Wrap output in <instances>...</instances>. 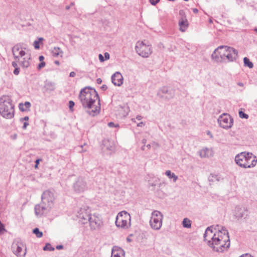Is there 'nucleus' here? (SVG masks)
<instances>
[{"mask_svg":"<svg viewBox=\"0 0 257 257\" xmlns=\"http://www.w3.org/2000/svg\"><path fill=\"white\" fill-rule=\"evenodd\" d=\"M204 240L217 252H223L230 246L228 231L223 227L217 233L213 232L212 226L208 227L204 234Z\"/></svg>","mask_w":257,"mask_h":257,"instance_id":"f257e3e1","label":"nucleus"},{"mask_svg":"<svg viewBox=\"0 0 257 257\" xmlns=\"http://www.w3.org/2000/svg\"><path fill=\"white\" fill-rule=\"evenodd\" d=\"M79 98L83 107L87 109L86 112L90 115L94 116L99 113L100 100L94 89L90 87L84 88L81 90Z\"/></svg>","mask_w":257,"mask_h":257,"instance_id":"f03ea898","label":"nucleus"},{"mask_svg":"<svg viewBox=\"0 0 257 257\" xmlns=\"http://www.w3.org/2000/svg\"><path fill=\"white\" fill-rule=\"evenodd\" d=\"M237 54V51L233 48L220 46L214 51L211 58L216 62H230L236 60Z\"/></svg>","mask_w":257,"mask_h":257,"instance_id":"7ed1b4c3","label":"nucleus"},{"mask_svg":"<svg viewBox=\"0 0 257 257\" xmlns=\"http://www.w3.org/2000/svg\"><path fill=\"white\" fill-rule=\"evenodd\" d=\"M235 162L241 168H251L256 165L257 157L252 153L243 152L235 156Z\"/></svg>","mask_w":257,"mask_h":257,"instance_id":"20e7f679","label":"nucleus"},{"mask_svg":"<svg viewBox=\"0 0 257 257\" xmlns=\"http://www.w3.org/2000/svg\"><path fill=\"white\" fill-rule=\"evenodd\" d=\"M0 114L7 119L14 117V105L9 96L3 95L0 98Z\"/></svg>","mask_w":257,"mask_h":257,"instance_id":"39448f33","label":"nucleus"},{"mask_svg":"<svg viewBox=\"0 0 257 257\" xmlns=\"http://www.w3.org/2000/svg\"><path fill=\"white\" fill-rule=\"evenodd\" d=\"M12 52L16 61L24 68H27L30 64V57L28 54L23 50L19 44L16 45L12 48Z\"/></svg>","mask_w":257,"mask_h":257,"instance_id":"423d86ee","label":"nucleus"},{"mask_svg":"<svg viewBox=\"0 0 257 257\" xmlns=\"http://www.w3.org/2000/svg\"><path fill=\"white\" fill-rule=\"evenodd\" d=\"M135 50L137 53L143 58H148L152 53L151 44L148 41H139L136 43Z\"/></svg>","mask_w":257,"mask_h":257,"instance_id":"0eeeda50","label":"nucleus"},{"mask_svg":"<svg viewBox=\"0 0 257 257\" xmlns=\"http://www.w3.org/2000/svg\"><path fill=\"white\" fill-rule=\"evenodd\" d=\"M116 225L120 228H128L131 224L130 214L125 211L119 212L115 219Z\"/></svg>","mask_w":257,"mask_h":257,"instance_id":"6e6552de","label":"nucleus"},{"mask_svg":"<svg viewBox=\"0 0 257 257\" xmlns=\"http://www.w3.org/2000/svg\"><path fill=\"white\" fill-rule=\"evenodd\" d=\"M163 215L159 211L154 210L151 213V217L150 219V225L151 227L156 230L160 229L162 226Z\"/></svg>","mask_w":257,"mask_h":257,"instance_id":"1a4fd4ad","label":"nucleus"},{"mask_svg":"<svg viewBox=\"0 0 257 257\" xmlns=\"http://www.w3.org/2000/svg\"><path fill=\"white\" fill-rule=\"evenodd\" d=\"M217 121L219 126L225 130L231 128L233 124V118L226 113L221 114L218 118Z\"/></svg>","mask_w":257,"mask_h":257,"instance_id":"9d476101","label":"nucleus"},{"mask_svg":"<svg viewBox=\"0 0 257 257\" xmlns=\"http://www.w3.org/2000/svg\"><path fill=\"white\" fill-rule=\"evenodd\" d=\"M54 194L52 191L46 190L41 196V202L47 205V207L52 208L54 204Z\"/></svg>","mask_w":257,"mask_h":257,"instance_id":"9b49d317","label":"nucleus"},{"mask_svg":"<svg viewBox=\"0 0 257 257\" xmlns=\"http://www.w3.org/2000/svg\"><path fill=\"white\" fill-rule=\"evenodd\" d=\"M73 188L75 192L79 193L86 190L88 186L85 179L79 177L74 183Z\"/></svg>","mask_w":257,"mask_h":257,"instance_id":"f8f14e48","label":"nucleus"},{"mask_svg":"<svg viewBox=\"0 0 257 257\" xmlns=\"http://www.w3.org/2000/svg\"><path fill=\"white\" fill-rule=\"evenodd\" d=\"M90 209L87 206H85L81 208L78 212V217L79 221L82 224H85L88 222L89 218L91 216L92 214L90 213Z\"/></svg>","mask_w":257,"mask_h":257,"instance_id":"ddd939ff","label":"nucleus"},{"mask_svg":"<svg viewBox=\"0 0 257 257\" xmlns=\"http://www.w3.org/2000/svg\"><path fill=\"white\" fill-rule=\"evenodd\" d=\"M88 222L89 223L91 229L94 230L99 228L102 224L101 217L95 213L92 214Z\"/></svg>","mask_w":257,"mask_h":257,"instance_id":"4468645a","label":"nucleus"},{"mask_svg":"<svg viewBox=\"0 0 257 257\" xmlns=\"http://www.w3.org/2000/svg\"><path fill=\"white\" fill-rule=\"evenodd\" d=\"M13 252L18 257H25L26 248L22 243H16L13 246Z\"/></svg>","mask_w":257,"mask_h":257,"instance_id":"2eb2a0df","label":"nucleus"},{"mask_svg":"<svg viewBox=\"0 0 257 257\" xmlns=\"http://www.w3.org/2000/svg\"><path fill=\"white\" fill-rule=\"evenodd\" d=\"M167 94L166 98L169 99L172 98L175 95L174 90L173 89L169 90L167 87L163 86L159 89L157 95L161 98H163L164 95Z\"/></svg>","mask_w":257,"mask_h":257,"instance_id":"dca6fc26","label":"nucleus"},{"mask_svg":"<svg viewBox=\"0 0 257 257\" xmlns=\"http://www.w3.org/2000/svg\"><path fill=\"white\" fill-rule=\"evenodd\" d=\"M51 208L47 207V205L42 203L37 204L35 206V213L37 216H41L45 213L49 211Z\"/></svg>","mask_w":257,"mask_h":257,"instance_id":"f3484780","label":"nucleus"},{"mask_svg":"<svg viewBox=\"0 0 257 257\" xmlns=\"http://www.w3.org/2000/svg\"><path fill=\"white\" fill-rule=\"evenodd\" d=\"M123 78L120 72H116L111 76L112 83L115 85L120 86L123 83Z\"/></svg>","mask_w":257,"mask_h":257,"instance_id":"a211bd4d","label":"nucleus"},{"mask_svg":"<svg viewBox=\"0 0 257 257\" xmlns=\"http://www.w3.org/2000/svg\"><path fill=\"white\" fill-rule=\"evenodd\" d=\"M124 251L118 246H114L111 250V257H124Z\"/></svg>","mask_w":257,"mask_h":257,"instance_id":"6ab92c4d","label":"nucleus"},{"mask_svg":"<svg viewBox=\"0 0 257 257\" xmlns=\"http://www.w3.org/2000/svg\"><path fill=\"white\" fill-rule=\"evenodd\" d=\"M55 89V84L50 81H46L43 87L45 93H50Z\"/></svg>","mask_w":257,"mask_h":257,"instance_id":"aec40b11","label":"nucleus"},{"mask_svg":"<svg viewBox=\"0 0 257 257\" xmlns=\"http://www.w3.org/2000/svg\"><path fill=\"white\" fill-rule=\"evenodd\" d=\"M199 154L201 158H209L213 156V151L211 149L206 148L201 150Z\"/></svg>","mask_w":257,"mask_h":257,"instance_id":"412c9836","label":"nucleus"},{"mask_svg":"<svg viewBox=\"0 0 257 257\" xmlns=\"http://www.w3.org/2000/svg\"><path fill=\"white\" fill-rule=\"evenodd\" d=\"M245 211L246 210L244 207H242L240 206H236L234 209L235 215L237 218H241L244 216Z\"/></svg>","mask_w":257,"mask_h":257,"instance_id":"4be33fe9","label":"nucleus"},{"mask_svg":"<svg viewBox=\"0 0 257 257\" xmlns=\"http://www.w3.org/2000/svg\"><path fill=\"white\" fill-rule=\"evenodd\" d=\"M188 21L185 18H181L179 21V26L180 30L182 32H185L188 27Z\"/></svg>","mask_w":257,"mask_h":257,"instance_id":"5701e85b","label":"nucleus"},{"mask_svg":"<svg viewBox=\"0 0 257 257\" xmlns=\"http://www.w3.org/2000/svg\"><path fill=\"white\" fill-rule=\"evenodd\" d=\"M52 55L55 57H61L63 56V52L59 47H55L52 49Z\"/></svg>","mask_w":257,"mask_h":257,"instance_id":"b1692460","label":"nucleus"},{"mask_svg":"<svg viewBox=\"0 0 257 257\" xmlns=\"http://www.w3.org/2000/svg\"><path fill=\"white\" fill-rule=\"evenodd\" d=\"M165 174L169 178L173 179L174 182H176L178 179V176L170 170L166 171Z\"/></svg>","mask_w":257,"mask_h":257,"instance_id":"393cba45","label":"nucleus"},{"mask_svg":"<svg viewBox=\"0 0 257 257\" xmlns=\"http://www.w3.org/2000/svg\"><path fill=\"white\" fill-rule=\"evenodd\" d=\"M182 225L184 227L189 228L191 226V221L187 218H185L182 221Z\"/></svg>","mask_w":257,"mask_h":257,"instance_id":"a878e982","label":"nucleus"},{"mask_svg":"<svg viewBox=\"0 0 257 257\" xmlns=\"http://www.w3.org/2000/svg\"><path fill=\"white\" fill-rule=\"evenodd\" d=\"M243 63L245 66L248 67L249 68H252L253 67V63L250 61L249 59L247 57L243 58Z\"/></svg>","mask_w":257,"mask_h":257,"instance_id":"bb28decb","label":"nucleus"},{"mask_svg":"<svg viewBox=\"0 0 257 257\" xmlns=\"http://www.w3.org/2000/svg\"><path fill=\"white\" fill-rule=\"evenodd\" d=\"M43 40V38H39L38 40H36L34 42L33 46L36 49H39L40 48L39 43Z\"/></svg>","mask_w":257,"mask_h":257,"instance_id":"cd10ccee","label":"nucleus"},{"mask_svg":"<svg viewBox=\"0 0 257 257\" xmlns=\"http://www.w3.org/2000/svg\"><path fill=\"white\" fill-rule=\"evenodd\" d=\"M211 178L210 179V181L211 180L212 181H219L221 180H222L221 177L220 176H219L218 175L212 174V175H211Z\"/></svg>","mask_w":257,"mask_h":257,"instance_id":"c85d7f7f","label":"nucleus"},{"mask_svg":"<svg viewBox=\"0 0 257 257\" xmlns=\"http://www.w3.org/2000/svg\"><path fill=\"white\" fill-rule=\"evenodd\" d=\"M33 232L34 234H35V235H36V236L37 237L40 238L43 236V232L41 231H40L38 228H35V229H34Z\"/></svg>","mask_w":257,"mask_h":257,"instance_id":"c756f323","label":"nucleus"},{"mask_svg":"<svg viewBox=\"0 0 257 257\" xmlns=\"http://www.w3.org/2000/svg\"><path fill=\"white\" fill-rule=\"evenodd\" d=\"M122 109L124 110V113H123L122 114L123 116H126L130 111V108L127 105H125L123 107H121Z\"/></svg>","mask_w":257,"mask_h":257,"instance_id":"7c9ffc66","label":"nucleus"},{"mask_svg":"<svg viewBox=\"0 0 257 257\" xmlns=\"http://www.w3.org/2000/svg\"><path fill=\"white\" fill-rule=\"evenodd\" d=\"M44 250L52 251L54 249L50 243H47L46 245L43 247Z\"/></svg>","mask_w":257,"mask_h":257,"instance_id":"2f4dec72","label":"nucleus"},{"mask_svg":"<svg viewBox=\"0 0 257 257\" xmlns=\"http://www.w3.org/2000/svg\"><path fill=\"white\" fill-rule=\"evenodd\" d=\"M21 105H22V106L24 105L26 107V108H29L31 106V103L29 102L26 101V102H25L24 105L21 104H20V106H19L20 107V109L21 110H22V111H24V110H26V109H24V108H22L21 107Z\"/></svg>","mask_w":257,"mask_h":257,"instance_id":"473e14b6","label":"nucleus"},{"mask_svg":"<svg viewBox=\"0 0 257 257\" xmlns=\"http://www.w3.org/2000/svg\"><path fill=\"white\" fill-rule=\"evenodd\" d=\"M239 116L240 118H245V119H247L248 118V114L244 113L243 111H239Z\"/></svg>","mask_w":257,"mask_h":257,"instance_id":"72a5a7b5","label":"nucleus"},{"mask_svg":"<svg viewBox=\"0 0 257 257\" xmlns=\"http://www.w3.org/2000/svg\"><path fill=\"white\" fill-rule=\"evenodd\" d=\"M6 231L4 224L0 221V234H3Z\"/></svg>","mask_w":257,"mask_h":257,"instance_id":"f704fd0d","label":"nucleus"},{"mask_svg":"<svg viewBox=\"0 0 257 257\" xmlns=\"http://www.w3.org/2000/svg\"><path fill=\"white\" fill-rule=\"evenodd\" d=\"M74 104H75V103L73 101L70 100L69 101V107L70 110H72V108L74 106Z\"/></svg>","mask_w":257,"mask_h":257,"instance_id":"c9c22d12","label":"nucleus"},{"mask_svg":"<svg viewBox=\"0 0 257 257\" xmlns=\"http://www.w3.org/2000/svg\"><path fill=\"white\" fill-rule=\"evenodd\" d=\"M46 65V63L45 62H41L38 65V69H41V68H43L44 67H45Z\"/></svg>","mask_w":257,"mask_h":257,"instance_id":"e433bc0d","label":"nucleus"},{"mask_svg":"<svg viewBox=\"0 0 257 257\" xmlns=\"http://www.w3.org/2000/svg\"><path fill=\"white\" fill-rule=\"evenodd\" d=\"M152 147H153L155 149H156L159 147V145L158 144V143L153 142L152 143Z\"/></svg>","mask_w":257,"mask_h":257,"instance_id":"4c0bfd02","label":"nucleus"},{"mask_svg":"<svg viewBox=\"0 0 257 257\" xmlns=\"http://www.w3.org/2000/svg\"><path fill=\"white\" fill-rule=\"evenodd\" d=\"M108 125L110 127H117L118 126V124H115L114 123H113V122H110L108 123Z\"/></svg>","mask_w":257,"mask_h":257,"instance_id":"58836bf2","label":"nucleus"},{"mask_svg":"<svg viewBox=\"0 0 257 257\" xmlns=\"http://www.w3.org/2000/svg\"><path fill=\"white\" fill-rule=\"evenodd\" d=\"M99 60L100 62H102L105 61V58L103 57L102 54H99L98 55Z\"/></svg>","mask_w":257,"mask_h":257,"instance_id":"ea45409f","label":"nucleus"},{"mask_svg":"<svg viewBox=\"0 0 257 257\" xmlns=\"http://www.w3.org/2000/svg\"><path fill=\"white\" fill-rule=\"evenodd\" d=\"M160 0H149L150 3L152 5H156L159 2Z\"/></svg>","mask_w":257,"mask_h":257,"instance_id":"a19ab883","label":"nucleus"},{"mask_svg":"<svg viewBox=\"0 0 257 257\" xmlns=\"http://www.w3.org/2000/svg\"><path fill=\"white\" fill-rule=\"evenodd\" d=\"M19 72H20L19 68L18 67V68H15L14 72H13V73L15 75H18L19 74Z\"/></svg>","mask_w":257,"mask_h":257,"instance_id":"79ce46f5","label":"nucleus"},{"mask_svg":"<svg viewBox=\"0 0 257 257\" xmlns=\"http://www.w3.org/2000/svg\"><path fill=\"white\" fill-rule=\"evenodd\" d=\"M41 161H42V159H37V160H36L35 161L36 164H35V168L36 169L38 168V164H39L40 162Z\"/></svg>","mask_w":257,"mask_h":257,"instance_id":"37998d69","label":"nucleus"},{"mask_svg":"<svg viewBox=\"0 0 257 257\" xmlns=\"http://www.w3.org/2000/svg\"><path fill=\"white\" fill-rule=\"evenodd\" d=\"M104 58L105 60H108L109 59V54L107 52H105L104 53Z\"/></svg>","mask_w":257,"mask_h":257,"instance_id":"c03bdc74","label":"nucleus"},{"mask_svg":"<svg viewBox=\"0 0 257 257\" xmlns=\"http://www.w3.org/2000/svg\"><path fill=\"white\" fill-rule=\"evenodd\" d=\"M239 257H253V256L249 254L246 253V254H242V255H240Z\"/></svg>","mask_w":257,"mask_h":257,"instance_id":"a18cd8bd","label":"nucleus"},{"mask_svg":"<svg viewBox=\"0 0 257 257\" xmlns=\"http://www.w3.org/2000/svg\"><path fill=\"white\" fill-rule=\"evenodd\" d=\"M17 61H16V62H12V66L15 68H18V64H17Z\"/></svg>","mask_w":257,"mask_h":257,"instance_id":"49530a36","label":"nucleus"},{"mask_svg":"<svg viewBox=\"0 0 257 257\" xmlns=\"http://www.w3.org/2000/svg\"><path fill=\"white\" fill-rule=\"evenodd\" d=\"M28 125H29L28 122H24L23 126V129H26Z\"/></svg>","mask_w":257,"mask_h":257,"instance_id":"de8ad7c7","label":"nucleus"},{"mask_svg":"<svg viewBox=\"0 0 257 257\" xmlns=\"http://www.w3.org/2000/svg\"><path fill=\"white\" fill-rule=\"evenodd\" d=\"M145 125V123L143 122H139L137 124V126L139 127H142Z\"/></svg>","mask_w":257,"mask_h":257,"instance_id":"09e8293b","label":"nucleus"},{"mask_svg":"<svg viewBox=\"0 0 257 257\" xmlns=\"http://www.w3.org/2000/svg\"><path fill=\"white\" fill-rule=\"evenodd\" d=\"M76 73L74 72H71L69 74V76L71 77H74L75 76Z\"/></svg>","mask_w":257,"mask_h":257,"instance_id":"8fccbe9b","label":"nucleus"},{"mask_svg":"<svg viewBox=\"0 0 257 257\" xmlns=\"http://www.w3.org/2000/svg\"><path fill=\"white\" fill-rule=\"evenodd\" d=\"M96 82L98 83V84H100L102 82V80L101 78H98L96 79Z\"/></svg>","mask_w":257,"mask_h":257,"instance_id":"3c124183","label":"nucleus"},{"mask_svg":"<svg viewBox=\"0 0 257 257\" xmlns=\"http://www.w3.org/2000/svg\"><path fill=\"white\" fill-rule=\"evenodd\" d=\"M39 61L41 62H44V57L43 56H40L39 58Z\"/></svg>","mask_w":257,"mask_h":257,"instance_id":"603ef678","label":"nucleus"},{"mask_svg":"<svg viewBox=\"0 0 257 257\" xmlns=\"http://www.w3.org/2000/svg\"><path fill=\"white\" fill-rule=\"evenodd\" d=\"M107 87L106 85H103L101 87V88L102 89V90H106L107 89Z\"/></svg>","mask_w":257,"mask_h":257,"instance_id":"864d4df0","label":"nucleus"},{"mask_svg":"<svg viewBox=\"0 0 257 257\" xmlns=\"http://www.w3.org/2000/svg\"><path fill=\"white\" fill-rule=\"evenodd\" d=\"M192 11H193V13H195V14L197 13L198 12V10L196 8L193 9Z\"/></svg>","mask_w":257,"mask_h":257,"instance_id":"5fc2aeb1","label":"nucleus"},{"mask_svg":"<svg viewBox=\"0 0 257 257\" xmlns=\"http://www.w3.org/2000/svg\"><path fill=\"white\" fill-rule=\"evenodd\" d=\"M142 143H143L144 145H145V144H146V142H147V140H146V139H143L142 140Z\"/></svg>","mask_w":257,"mask_h":257,"instance_id":"6e6d98bb","label":"nucleus"},{"mask_svg":"<svg viewBox=\"0 0 257 257\" xmlns=\"http://www.w3.org/2000/svg\"><path fill=\"white\" fill-rule=\"evenodd\" d=\"M142 118V117L141 115H137L136 117V119H137L139 120H141Z\"/></svg>","mask_w":257,"mask_h":257,"instance_id":"4d7b16f0","label":"nucleus"},{"mask_svg":"<svg viewBox=\"0 0 257 257\" xmlns=\"http://www.w3.org/2000/svg\"><path fill=\"white\" fill-rule=\"evenodd\" d=\"M62 248H63V246L62 245H57L56 246V248L58 249H62Z\"/></svg>","mask_w":257,"mask_h":257,"instance_id":"13d9d810","label":"nucleus"},{"mask_svg":"<svg viewBox=\"0 0 257 257\" xmlns=\"http://www.w3.org/2000/svg\"><path fill=\"white\" fill-rule=\"evenodd\" d=\"M152 147V144H148L147 145L146 147L148 149H150Z\"/></svg>","mask_w":257,"mask_h":257,"instance_id":"bf43d9fd","label":"nucleus"},{"mask_svg":"<svg viewBox=\"0 0 257 257\" xmlns=\"http://www.w3.org/2000/svg\"><path fill=\"white\" fill-rule=\"evenodd\" d=\"M22 119H23V120H28L29 119V117L28 116H25V117H24V118H23Z\"/></svg>","mask_w":257,"mask_h":257,"instance_id":"052dcab7","label":"nucleus"},{"mask_svg":"<svg viewBox=\"0 0 257 257\" xmlns=\"http://www.w3.org/2000/svg\"><path fill=\"white\" fill-rule=\"evenodd\" d=\"M237 84L240 86H243V84L242 83V82H238L237 83Z\"/></svg>","mask_w":257,"mask_h":257,"instance_id":"680f3d73","label":"nucleus"},{"mask_svg":"<svg viewBox=\"0 0 257 257\" xmlns=\"http://www.w3.org/2000/svg\"><path fill=\"white\" fill-rule=\"evenodd\" d=\"M54 63H55V64H56L57 65H59L60 64V63H59V62L58 61H55L54 62Z\"/></svg>","mask_w":257,"mask_h":257,"instance_id":"e2e57ef3","label":"nucleus"},{"mask_svg":"<svg viewBox=\"0 0 257 257\" xmlns=\"http://www.w3.org/2000/svg\"><path fill=\"white\" fill-rule=\"evenodd\" d=\"M70 8V6H67L66 7V9L67 10H69Z\"/></svg>","mask_w":257,"mask_h":257,"instance_id":"0e129e2a","label":"nucleus"},{"mask_svg":"<svg viewBox=\"0 0 257 257\" xmlns=\"http://www.w3.org/2000/svg\"><path fill=\"white\" fill-rule=\"evenodd\" d=\"M141 149H142V150H143V151H144V150H145V145H144V146L142 147Z\"/></svg>","mask_w":257,"mask_h":257,"instance_id":"69168bd1","label":"nucleus"},{"mask_svg":"<svg viewBox=\"0 0 257 257\" xmlns=\"http://www.w3.org/2000/svg\"><path fill=\"white\" fill-rule=\"evenodd\" d=\"M254 30L257 33V28H255Z\"/></svg>","mask_w":257,"mask_h":257,"instance_id":"338daca9","label":"nucleus"},{"mask_svg":"<svg viewBox=\"0 0 257 257\" xmlns=\"http://www.w3.org/2000/svg\"><path fill=\"white\" fill-rule=\"evenodd\" d=\"M151 185H152V186H156V185L155 184H152Z\"/></svg>","mask_w":257,"mask_h":257,"instance_id":"774afa93","label":"nucleus"}]
</instances>
